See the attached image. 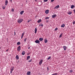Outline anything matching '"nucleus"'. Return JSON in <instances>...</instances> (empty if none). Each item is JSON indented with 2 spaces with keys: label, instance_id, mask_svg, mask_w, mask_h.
<instances>
[{
  "label": "nucleus",
  "instance_id": "7ed1b4c3",
  "mask_svg": "<svg viewBox=\"0 0 75 75\" xmlns=\"http://www.w3.org/2000/svg\"><path fill=\"white\" fill-rule=\"evenodd\" d=\"M35 42L37 44H40V41L38 40H37L35 41Z\"/></svg>",
  "mask_w": 75,
  "mask_h": 75
},
{
  "label": "nucleus",
  "instance_id": "6ab92c4d",
  "mask_svg": "<svg viewBox=\"0 0 75 75\" xmlns=\"http://www.w3.org/2000/svg\"><path fill=\"white\" fill-rule=\"evenodd\" d=\"M16 58L17 59H19V57H18V55H17L16 56Z\"/></svg>",
  "mask_w": 75,
  "mask_h": 75
},
{
  "label": "nucleus",
  "instance_id": "49530a36",
  "mask_svg": "<svg viewBox=\"0 0 75 75\" xmlns=\"http://www.w3.org/2000/svg\"><path fill=\"white\" fill-rule=\"evenodd\" d=\"M10 1H11V2H12V0H10Z\"/></svg>",
  "mask_w": 75,
  "mask_h": 75
},
{
  "label": "nucleus",
  "instance_id": "a19ab883",
  "mask_svg": "<svg viewBox=\"0 0 75 75\" xmlns=\"http://www.w3.org/2000/svg\"><path fill=\"white\" fill-rule=\"evenodd\" d=\"M74 13H75V9H74Z\"/></svg>",
  "mask_w": 75,
  "mask_h": 75
},
{
  "label": "nucleus",
  "instance_id": "cd10ccee",
  "mask_svg": "<svg viewBox=\"0 0 75 75\" xmlns=\"http://www.w3.org/2000/svg\"><path fill=\"white\" fill-rule=\"evenodd\" d=\"M49 18H49V17H47L45 18L46 20H47V19H49Z\"/></svg>",
  "mask_w": 75,
  "mask_h": 75
},
{
  "label": "nucleus",
  "instance_id": "f3484780",
  "mask_svg": "<svg viewBox=\"0 0 75 75\" xmlns=\"http://www.w3.org/2000/svg\"><path fill=\"white\" fill-rule=\"evenodd\" d=\"M24 33H22V35L21 36V39L23 38V36H24Z\"/></svg>",
  "mask_w": 75,
  "mask_h": 75
},
{
  "label": "nucleus",
  "instance_id": "4be33fe9",
  "mask_svg": "<svg viewBox=\"0 0 75 75\" xmlns=\"http://www.w3.org/2000/svg\"><path fill=\"white\" fill-rule=\"evenodd\" d=\"M39 26L40 27V26H42V27H43V24L42 23H40V24Z\"/></svg>",
  "mask_w": 75,
  "mask_h": 75
},
{
  "label": "nucleus",
  "instance_id": "c9c22d12",
  "mask_svg": "<svg viewBox=\"0 0 75 75\" xmlns=\"http://www.w3.org/2000/svg\"><path fill=\"white\" fill-rule=\"evenodd\" d=\"M54 0H51V2H54Z\"/></svg>",
  "mask_w": 75,
  "mask_h": 75
},
{
  "label": "nucleus",
  "instance_id": "37998d69",
  "mask_svg": "<svg viewBox=\"0 0 75 75\" xmlns=\"http://www.w3.org/2000/svg\"><path fill=\"white\" fill-rule=\"evenodd\" d=\"M47 69L48 71V70H49V69H48V68H47Z\"/></svg>",
  "mask_w": 75,
  "mask_h": 75
},
{
  "label": "nucleus",
  "instance_id": "de8ad7c7",
  "mask_svg": "<svg viewBox=\"0 0 75 75\" xmlns=\"http://www.w3.org/2000/svg\"><path fill=\"white\" fill-rule=\"evenodd\" d=\"M0 48H1L0 47Z\"/></svg>",
  "mask_w": 75,
  "mask_h": 75
},
{
  "label": "nucleus",
  "instance_id": "4c0bfd02",
  "mask_svg": "<svg viewBox=\"0 0 75 75\" xmlns=\"http://www.w3.org/2000/svg\"><path fill=\"white\" fill-rule=\"evenodd\" d=\"M5 7L3 6V7H2V8H3V9H5Z\"/></svg>",
  "mask_w": 75,
  "mask_h": 75
},
{
  "label": "nucleus",
  "instance_id": "5701e85b",
  "mask_svg": "<svg viewBox=\"0 0 75 75\" xmlns=\"http://www.w3.org/2000/svg\"><path fill=\"white\" fill-rule=\"evenodd\" d=\"M22 55H25V52L24 51L22 52Z\"/></svg>",
  "mask_w": 75,
  "mask_h": 75
},
{
  "label": "nucleus",
  "instance_id": "f03ea898",
  "mask_svg": "<svg viewBox=\"0 0 75 75\" xmlns=\"http://www.w3.org/2000/svg\"><path fill=\"white\" fill-rule=\"evenodd\" d=\"M42 62H43V60L42 59L40 60V61L39 62V65H41V64H42Z\"/></svg>",
  "mask_w": 75,
  "mask_h": 75
},
{
  "label": "nucleus",
  "instance_id": "f704fd0d",
  "mask_svg": "<svg viewBox=\"0 0 75 75\" xmlns=\"http://www.w3.org/2000/svg\"><path fill=\"white\" fill-rule=\"evenodd\" d=\"M14 9L13 8L12 10H11V11H13H13H14Z\"/></svg>",
  "mask_w": 75,
  "mask_h": 75
},
{
  "label": "nucleus",
  "instance_id": "20e7f679",
  "mask_svg": "<svg viewBox=\"0 0 75 75\" xmlns=\"http://www.w3.org/2000/svg\"><path fill=\"white\" fill-rule=\"evenodd\" d=\"M14 70V67H12L11 69L10 73L11 74L13 72V71Z\"/></svg>",
  "mask_w": 75,
  "mask_h": 75
},
{
  "label": "nucleus",
  "instance_id": "72a5a7b5",
  "mask_svg": "<svg viewBox=\"0 0 75 75\" xmlns=\"http://www.w3.org/2000/svg\"><path fill=\"white\" fill-rule=\"evenodd\" d=\"M30 21H31V20H28V23H29V22H30Z\"/></svg>",
  "mask_w": 75,
  "mask_h": 75
},
{
  "label": "nucleus",
  "instance_id": "c85d7f7f",
  "mask_svg": "<svg viewBox=\"0 0 75 75\" xmlns=\"http://www.w3.org/2000/svg\"><path fill=\"white\" fill-rule=\"evenodd\" d=\"M73 72V71H72V70H71L70 71H69V72L70 73H71V72Z\"/></svg>",
  "mask_w": 75,
  "mask_h": 75
},
{
  "label": "nucleus",
  "instance_id": "dca6fc26",
  "mask_svg": "<svg viewBox=\"0 0 75 75\" xmlns=\"http://www.w3.org/2000/svg\"><path fill=\"white\" fill-rule=\"evenodd\" d=\"M57 16L56 15H53L52 16V18H55V17H56Z\"/></svg>",
  "mask_w": 75,
  "mask_h": 75
},
{
  "label": "nucleus",
  "instance_id": "7c9ffc66",
  "mask_svg": "<svg viewBox=\"0 0 75 75\" xmlns=\"http://www.w3.org/2000/svg\"><path fill=\"white\" fill-rule=\"evenodd\" d=\"M75 24V21H73V25Z\"/></svg>",
  "mask_w": 75,
  "mask_h": 75
},
{
  "label": "nucleus",
  "instance_id": "79ce46f5",
  "mask_svg": "<svg viewBox=\"0 0 75 75\" xmlns=\"http://www.w3.org/2000/svg\"><path fill=\"white\" fill-rule=\"evenodd\" d=\"M35 1H37V0H35Z\"/></svg>",
  "mask_w": 75,
  "mask_h": 75
},
{
  "label": "nucleus",
  "instance_id": "bb28decb",
  "mask_svg": "<svg viewBox=\"0 0 75 75\" xmlns=\"http://www.w3.org/2000/svg\"><path fill=\"white\" fill-rule=\"evenodd\" d=\"M62 33L59 36V37L60 38H61V37H62Z\"/></svg>",
  "mask_w": 75,
  "mask_h": 75
},
{
  "label": "nucleus",
  "instance_id": "ea45409f",
  "mask_svg": "<svg viewBox=\"0 0 75 75\" xmlns=\"http://www.w3.org/2000/svg\"><path fill=\"white\" fill-rule=\"evenodd\" d=\"M8 51V50H6V52H7Z\"/></svg>",
  "mask_w": 75,
  "mask_h": 75
},
{
  "label": "nucleus",
  "instance_id": "39448f33",
  "mask_svg": "<svg viewBox=\"0 0 75 75\" xmlns=\"http://www.w3.org/2000/svg\"><path fill=\"white\" fill-rule=\"evenodd\" d=\"M21 50V47L20 46H19L18 47L17 50L18 51H20V50Z\"/></svg>",
  "mask_w": 75,
  "mask_h": 75
},
{
  "label": "nucleus",
  "instance_id": "f257e3e1",
  "mask_svg": "<svg viewBox=\"0 0 75 75\" xmlns=\"http://www.w3.org/2000/svg\"><path fill=\"white\" fill-rule=\"evenodd\" d=\"M17 22L19 24H20L21 23L23 22V19H19L17 20Z\"/></svg>",
  "mask_w": 75,
  "mask_h": 75
},
{
  "label": "nucleus",
  "instance_id": "e433bc0d",
  "mask_svg": "<svg viewBox=\"0 0 75 75\" xmlns=\"http://www.w3.org/2000/svg\"><path fill=\"white\" fill-rule=\"evenodd\" d=\"M58 30V28H56L55 29V31H56V30Z\"/></svg>",
  "mask_w": 75,
  "mask_h": 75
},
{
  "label": "nucleus",
  "instance_id": "412c9836",
  "mask_svg": "<svg viewBox=\"0 0 75 75\" xmlns=\"http://www.w3.org/2000/svg\"><path fill=\"white\" fill-rule=\"evenodd\" d=\"M61 27H65V24H63L61 26Z\"/></svg>",
  "mask_w": 75,
  "mask_h": 75
},
{
  "label": "nucleus",
  "instance_id": "6e6552de",
  "mask_svg": "<svg viewBox=\"0 0 75 75\" xmlns=\"http://www.w3.org/2000/svg\"><path fill=\"white\" fill-rule=\"evenodd\" d=\"M63 48L64 49V51H65L67 49V47L65 46H63Z\"/></svg>",
  "mask_w": 75,
  "mask_h": 75
},
{
  "label": "nucleus",
  "instance_id": "0eeeda50",
  "mask_svg": "<svg viewBox=\"0 0 75 75\" xmlns=\"http://www.w3.org/2000/svg\"><path fill=\"white\" fill-rule=\"evenodd\" d=\"M48 13H49V10H47L45 11V13L46 14H48Z\"/></svg>",
  "mask_w": 75,
  "mask_h": 75
},
{
  "label": "nucleus",
  "instance_id": "c03bdc74",
  "mask_svg": "<svg viewBox=\"0 0 75 75\" xmlns=\"http://www.w3.org/2000/svg\"><path fill=\"white\" fill-rule=\"evenodd\" d=\"M14 34H15H15H16V32H14Z\"/></svg>",
  "mask_w": 75,
  "mask_h": 75
},
{
  "label": "nucleus",
  "instance_id": "a211bd4d",
  "mask_svg": "<svg viewBox=\"0 0 75 75\" xmlns=\"http://www.w3.org/2000/svg\"><path fill=\"white\" fill-rule=\"evenodd\" d=\"M45 43H47L48 42V40H47V39H45Z\"/></svg>",
  "mask_w": 75,
  "mask_h": 75
},
{
  "label": "nucleus",
  "instance_id": "2eb2a0df",
  "mask_svg": "<svg viewBox=\"0 0 75 75\" xmlns=\"http://www.w3.org/2000/svg\"><path fill=\"white\" fill-rule=\"evenodd\" d=\"M41 21H42L41 19H40L37 22L38 23H41Z\"/></svg>",
  "mask_w": 75,
  "mask_h": 75
},
{
  "label": "nucleus",
  "instance_id": "9b49d317",
  "mask_svg": "<svg viewBox=\"0 0 75 75\" xmlns=\"http://www.w3.org/2000/svg\"><path fill=\"white\" fill-rule=\"evenodd\" d=\"M5 3L6 6H7V5L8 4V1L6 0L5 2Z\"/></svg>",
  "mask_w": 75,
  "mask_h": 75
},
{
  "label": "nucleus",
  "instance_id": "9d476101",
  "mask_svg": "<svg viewBox=\"0 0 75 75\" xmlns=\"http://www.w3.org/2000/svg\"><path fill=\"white\" fill-rule=\"evenodd\" d=\"M43 40H44V39H43V38H40L39 39V40L40 41H43Z\"/></svg>",
  "mask_w": 75,
  "mask_h": 75
},
{
  "label": "nucleus",
  "instance_id": "423d86ee",
  "mask_svg": "<svg viewBox=\"0 0 75 75\" xmlns=\"http://www.w3.org/2000/svg\"><path fill=\"white\" fill-rule=\"evenodd\" d=\"M67 14H69V15H71V14H72V12H71L69 11L67 12Z\"/></svg>",
  "mask_w": 75,
  "mask_h": 75
},
{
  "label": "nucleus",
  "instance_id": "a18cd8bd",
  "mask_svg": "<svg viewBox=\"0 0 75 75\" xmlns=\"http://www.w3.org/2000/svg\"><path fill=\"white\" fill-rule=\"evenodd\" d=\"M30 47H29L28 48V49H30Z\"/></svg>",
  "mask_w": 75,
  "mask_h": 75
},
{
  "label": "nucleus",
  "instance_id": "473e14b6",
  "mask_svg": "<svg viewBox=\"0 0 75 75\" xmlns=\"http://www.w3.org/2000/svg\"><path fill=\"white\" fill-rule=\"evenodd\" d=\"M50 58H51V57L50 56L49 57L47 58V59H50Z\"/></svg>",
  "mask_w": 75,
  "mask_h": 75
},
{
  "label": "nucleus",
  "instance_id": "a878e982",
  "mask_svg": "<svg viewBox=\"0 0 75 75\" xmlns=\"http://www.w3.org/2000/svg\"><path fill=\"white\" fill-rule=\"evenodd\" d=\"M58 74L57 73H55L54 74H52V75H57Z\"/></svg>",
  "mask_w": 75,
  "mask_h": 75
},
{
  "label": "nucleus",
  "instance_id": "1a4fd4ad",
  "mask_svg": "<svg viewBox=\"0 0 75 75\" xmlns=\"http://www.w3.org/2000/svg\"><path fill=\"white\" fill-rule=\"evenodd\" d=\"M37 27H36L35 28V33H37Z\"/></svg>",
  "mask_w": 75,
  "mask_h": 75
},
{
  "label": "nucleus",
  "instance_id": "c756f323",
  "mask_svg": "<svg viewBox=\"0 0 75 75\" xmlns=\"http://www.w3.org/2000/svg\"><path fill=\"white\" fill-rule=\"evenodd\" d=\"M32 61V59H31L29 61H28V62H31Z\"/></svg>",
  "mask_w": 75,
  "mask_h": 75
},
{
  "label": "nucleus",
  "instance_id": "b1692460",
  "mask_svg": "<svg viewBox=\"0 0 75 75\" xmlns=\"http://www.w3.org/2000/svg\"><path fill=\"white\" fill-rule=\"evenodd\" d=\"M74 7H75V6H74V5L71 6V8H74Z\"/></svg>",
  "mask_w": 75,
  "mask_h": 75
},
{
  "label": "nucleus",
  "instance_id": "aec40b11",
  "mask_svg": "<svg viewBox=\"0 0 75 75\" xmlns=\"http://www.w3.org/2000/svg\"><path fill=\"white\" fill-rule=\"evenodd\" d=\"M23 13H24V11H22L21 12L20 14H21V15H22V14H23Z\"/></svg>",
  "mask_w": 75,
  "mask_h": 75
},
{
  "label": "nucleus",
  "instance_id": "f8f14e48",
  "mask_svg": "<svg viewBox=\"0 0 75 75\" xmlns=\"http://www.w3.org/2000/svg\"><path fill=\"white\" fill-rule=\"evenodd\" d=\"M30 58V56H28L27 57V60H28Z\"/></svg>",
  "mask_w": 75,
  "mask_h": 75
},
{
  "label": "nucleus",
  "instance_id": "4468645a",
  "mask_svg": "<svg viewBox=\"0 0 75 75\" xmlns=\"http://www.w3.org/2000/svg\"><path fill=\"white\" fill-rule=\"evenodd\" d=\"M59 7V5H58L55 7V8H58Z\"/></svg>",
  "mask_w": 75,
  "mask_h": 75
},
{
  "label": "nucleus",
  "instance_id": "2f4dec72",
  "mask_svg": "<svg viewBox=\"0 0 75 75\" xmlns=\"http://www.w3.org/2000/svg\"><path fill=\"white\" fill-rule=\"evenodd\" d=\"M48 1V0H44V1L45 2H47V1Z\"/></svg>",
  "mask_w": 75,
  "mask_h": 75
},
{
  "label": "nucleus",
  "instance_id": "393cba45",
  "mask_svg": "<svg viewBox=\"0 0 75 75\" xmlns=\"http://www.w3.org/2000/svg\"><path fill=\"white\" fill-rule=\"evenodd\" d=\"M17 45H20V42H18L17 43Z\"/></svg>",
  "mask_w": 75,
  "mask_h": 75
},
{
  "label": "nucleus",
  "instance_id": "58836bf2",
  "mask_svg": "<svg viewBox=\"0 0 75 75\" xmlns=\"http://www.w3.org/2000/svg\"><path fill=\"white\" fill-rule=\"evenodd\" d=\"M26 39H26L25 38V39H24L25 42V41H26Z\"/></svg>",
  "mask_w": 75,
  "mask_h": 75
},
{
  "label": "nucleus",
  "instance_id": "ddd939ff",
  "mask_svg": "<svg viewBox=\"0 0 75 75\" xmlns=\"http://www.w3.org/2000/svg\"><path fill=\"white\" fill-rule=\"evenodd\" d=\"M30 74H31V72H30V71H28L27 72V75H30Z\"/></svg>",
  "mask_w": 75,
  "mask_h": 75
}]
</instances>
